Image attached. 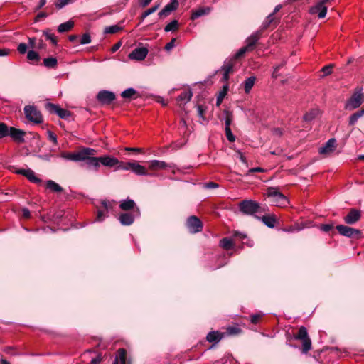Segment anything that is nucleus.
<instances>
[{
  "mask_svg": "<svg viewBox=\"0 0 364 364\" xmlns=\"http://www.w3.org/2000/svg\"><path fill=\"white\" fill-rule=\"evenodd\" d=\"M119 166H118L119 168L123 169V170H132L134 162H127V163H120Z\"/></svg>",
  "mask_w": 364,
  "mask_h": 364,
  "instance_id": "51",
  "label": "nucleus"
},
{
  "mask_svg": "<svg viewBox=\"0 0 364 364\" xmlns=\"http://www.w3.org/2000/svg\"><path fill=\"white\" fill-rule=\"evenodd\" d=\"M121 30H122V27H120L117 25H114V26L106 27L104 30V33H107H107L114 34Z\"/></svg>",
  "mask_w": 364,
  "mask_h": 364,
  "instance_id": "46",
  "label": "nucleus"
},
{
  "mask_svg": "<svg viewBox=\"0 0 364 364\" xmlns=\"http://www.w3.org/2000/svg\"><path fill=\"white\" fill-rule=\"evenodd\" d=\"M336 229L338 230L340 235L348 238L358 239L362 234L360 230L343 225H337Z\"/></svg>",
  "mask_w": 364,
  "mask_h": 364,
  "instance_id": "6",
  "label": "nucleus"
},
{
  "mask_svg": "<svg viewBox=\"0 0 364 364\" xmlns=\"http://www.w3.org/2000/svg\"><path fill=\"white\" fill-rule=\"evenodd\" d=\"M132 171L134 173H135L136 174L139 175V176L149 175V173H148V171L146 170V168L144 166L140 165L139 164H138L136 162H134Z\"/></svg>",
  "mask_w": 364,
  "mask_h": 364,
  "instance_id": "31",
  "label": "nucleus"
},
{
  "mask_svg": "<svg viewBox=\"0 0 364 364\" xmlns=\"http://www.w3.org/2000/svg\"><path fill=\"white\" fill-rule=\"evenodd\" d=\"M26 132L22 129H16L14 127H9L6 125V136H10L12 139L18 143H23L25 141L24 136Z\"/></svg>",
  "mask_w": 364,
  "mask_h": 364,
  "instance_id": "10",
  "label": "nucleus"
},
{
  "mask_svg": "<svg viewBox=\"0 0 364 364\" xmlns=\"http://www.w3.org/2000/svg\"><path fill=\"white\" fill-rule=\"evenodd\" d=\"M26 118L36 124L43 122V117L41 112L34 105H26L23 108Z\"/></svg>",
  "mask_w": 364,
  "mask_h": 364,
  "instance_id": "2",
  "label": "nucleus"
},
{
  "mask_svg": "<svg viewBox=\"0 0 364 364\" xmlns=\"http://www.w3.org/2000/svg\"><path fill=\"white\" fill-rule=\"evenodd\" d=\"M46 188L54 193H61L63 190L59 184L52 180H48L46 182Z\"/></svg>",
  "mask_w": 364,
  "mask_h": 364,
  "instance_id": "27",
  "label": "nucleus"
},
{
  "mask_svg": "<svg viewBox=\"0 0 364 364\" xmlns=\"http://www.w3.org/2000/svg\"><path fill=\"white\" fill-rule=\"evenodd\" d=\"M100 204L102 205V208L106 210V212H113L115 206L117 205V202L114 200H101Z\"/></svg>",
  "mask_w": 364,
  "mask_h": 364,
  "instance_id": "28",
  "label": "nucleus"
},
{
  "mask_svg": "<svg viewBox=\"0 0 364 364\" xmlns=\"http://www.w3.org/2000/svg\"><path fill=\"white\" fill-rule=\"evenodd\" d=\"M228 90H229L228 84L223 85L222 90L218 92L217 97L223 100V99L228 94Z\"/></svg>",
  "mask_w": 364,
  "mask_h": 364,
  "instance_id": "47",
  "label": "nucleus"
},
{
  "mask_svg": "<svg viewBox=\"0 0 364 364\" xmlns=\"http://www.w3.org/2000/svg\"><path fill=\"white\" fill-rule=\"evenodd\" d=\"M225 132L227 139H228L229 141L233 142L235 141V137L233 135V134L232 133L230 127H225Z\"/></svg>",
  "mask_w": 364,
  "mask_h": 364,
  "instance_id": "48",
  "label": "nucleus"
},
{
  "mask_svg": "<svg viewBox=\"0 0 364 364\" xmlns=\"http://www.w3.org/2000/svg\"><path fill=\"white\" fill-rule=\"evenodd\" d=\"M135 216L136 213H124L119 215V220L122 225L129 226L134 223Z\"/></svg>",
  "mask_w": 364,
  "mask_h": 364,
  "instance_id": "18",
  "label": "nucleus"
},
{
  "mask_svg": "<svg viewBox=\"0 0 364 364\" xmlns=\"http://www.w3.org/2000/svg\"><path fill=\"white\" fill-rule=\"evenodd\" d=\"M10 53V50L8 48H0V57L7 56Z\"/></svg>",
  "mask_w": 364,
  "mask_h": 364,
  "instance_id": "64",
  "label": "nucleus"
},
{
  "mask_svg": "<svg viewBox=\"0 0 364 364\" xmlns=\"http://www.w3.org/2000/svg\"><path fill=\"white\" fill-rule=\"evenodd\" d=\"M68 4V0H58L55 6L58 9H60Z\"/></svg>",
  "mask_w": 364,
  "mask_h": 364,
  "instance_id": "60",
  "label": "nucleus"
},
{
  "mask_svg": "<svg viewBox=\"0 0 364 364\" xmlns=\"http://www.w3.org/2000/svg\"><path fill=\"white\" fill-rule=\"evenodd\" d=\"M6 136V124L5 123H0V139Z\"/></svg>",
  "mask_w": 364,
  "mask_h": 364,
  "instance_id": "57",
  "label": "nucleus"
},
{
  "mask_svg": "<svg viewBox=\"0 0 364 364\" xmlns=\"http://www.w3.org/2000/svg\"><path fill=\"white\" fill-rule=\"evenodd\" d=\"M121 96L124 99L132 100L138 97V93L134 88H128L121 93Z\"/></svg>",
  "mask_w": 364,
  "mask_h": 364,
  "instance_id": "30",
  "label": "nucleus"
},
{
  "mask_svg": "<svg viewBox=\"0 0 364 364\" xmlns=\"http://www.w3.org/2000/svg\"><path fill=\"white\" fill-rule=\"evenodd\" d=\"M119 358L120 364H130L127 362V350L124 348H119L118 350Z\"/></svg>",
  "mask_w": 364,
  "mask_h": 364,
  "instance_id": "45",
  "label": "nucleus"
},
{
  "mask_svg": "<svg viewBox=\"0 0 364 364\" xmlns=\"http://www.w3.org/2000/svg\"><path fill=\"white\" fill-rule=\"evenodd\" d=\"M91 42V37L89 33H84L80 40V44H87Z\"/></svg>",
  "mask_w": 364,
  "mask_h": 364,
  "instance_id": "53",
  "label": "nucleus"
},
{
  "mask_svg": "<svg viewBox=\"0 0 364 364\" xmlns=\"http://www.w3.org/2000/svg\"><path fill=\"white\" fill-rule=\"evenodd\" d=\"M218 186L219 185L215 182H208L204 184V187L206 188H215Z\"/></svg>",
  "mask_w": 364,
  "mask_h": 364,
  "instance_id": "63",
  "label": "nucleus"
},
{
  "mask_svg": "<svg viewBox=\"0 0 364 364\" xmlns=\"http://www.w3.org/2000/svg\"><path fill=\"white\" fill-rule=\"evenodd\" d=\"M119 208L124 211L132 210V213H136V215H140V210L136 206V203L132 199L122 200L119 204Z\"/></svg>",
  "mask_w": 364,
  "mask_h": 364,
  "instance_id": "13",
  "label": "nucleus"
},
{
  "mask_svg": "<svg viewBox=\"0 0 364 364\" xmlns=\"http://www.w3.org/2000/svg\"><path fill=\"white\" fill-rule=\"evenodd\" d=\"M242 333V329L238 326H229L227 328L226 332L225 334H228L229 336H236Z\"/></svg>",
  "mask_w": 364,
  "mask_h": 364,
  "instance_id": "42",
  "label": "nucleus"
},
{
  "mask_svg": "<svg viewBox=\"0 0 364 364\" xmlns=\"http://www.w3.org/2000/svg\"><path fill=\"white\" fill-rule=\"evenodd\" d=\"M148 52L146 48H136L129 55V57L131 59L142 60L146 57Z\"/></svg>",
  "mask_w": 364,
  "mask_h": 364,
  "instance_id": "16",
  "label": "nucleus"
},
{
  "mask_svg": "<svg viewBox=\"0 0 364 364\" xmlns=\"http://www.w3.org/2000/svg\"><path fill=\"white\" fill-rule=\"evenodd\" d=\"M97 102L102 105H109L116 99V95L113 92L102 90L96 95Z\"/></svg>",
  "mask_w": 364,
  "mask_h": 364,
  "instance_id": "8",
  "label": "nucleus"
},
{
  "mask_svg": "<svg viewBox=\"0 0 364 364\" xmlns=\"http://www.w3.org/2000/svg\"><path fill=\"white\" fill-rule=\"evenodd\" d=\"M225 333H220L219 331H210L206 336V340L210 343H218L219 342L223 337Z\"/></svg>",
  "mask_w": 364,
  "mask_h": 364,
  "instance_id": "24",
  "label": "nucleus"
},
{
  "mask_svg": "<svg viewBox=\"0 0 364 364\" xmlns=\"http://www.w3.org/2000/svg\"><path fill=\"white\" fill-rule=\"evenodd\" d=\"M212 8L210 6L206 7H200L196 10H193L191 16V20H195L202 16L207 15L210 14Z\"/></svg>",
  "mask_w": 364,
  "mask_h": 364,
  "instance_id": "21",
  "label": "nucleus"
},
{
  "mask_svg": "<svg viewBox=\"0 0 364 364\" xmlns=\"http://www.w3.org/2000/svg\"><path fill=\"white\" fill-rule=\"evenodd\" d=\"M25 177H26L30 181L35 183H39L41 182V180L37 178L35 176V173L30 168H28L27 173H26Z\"/></svg>",
  "mask_w": 364,
  "mask_h": 364,
  "instance_id": "38",
  "label": "nucleus"
},
{
  "mask_svg": "<svg viewBox=\"0 0 364 364\" xmlns=\"http://www.w3.org/2000/svg\"><path fill=\"white\" fill-rule=\"evenodd\" d=\"M27 58L29 60H37L39 59V55L34 50H29L27 53Z\"/></svg>",
  "mask_w": 364,
  "mask_h": 364,
  "instance_id": "50",
  "label": "nucleus"
},
{
  "mask_svg": "<svg viewBox=\"0 0 364 364\" xmlns=\"http://www.w3.org/2000/svg\"><path fill=\"white\" fill-rule=\"evenodd\" d=\"M221 247L227 250H231L234 247L232 240L228 237H224L220 240Z\"/></svg>",
  "mask_w": 364,
  "mask_h": 364,
  "instance_id": "35",
  "label": "nucleus"
},
{
  "mask_svg": "<svg viewBox=\"0 0 364 364\" xmlns=\"http://www.w3.org/2000/svg\"><path fill=\"white\" fill-rule=\"evenodd\" d=\"M100 163L105 166L113 167L119 164V161L114 157L108 155L100 156Z\"/></svg>",
  "mask_w": 364,
  "mask_h": 364,
  "instance_id": "19",
  "label": "nucleus"
},
{
  "mask_svg": "<svg viewBox=\"0 0 364 364\" xmlns=\"http://www.w3.org/2000/svg\"><path fill=\"white\" fill-rule=\"evenodd\" d=\"M333 229V224H323L321 226V230L323 232H328Z\"/></svg>",
  "mask_w": 364,
  "mask_h": 364,
  "instance_id": "59",
  "label": "nucleus"
},
{
  "mask_svg": "<svg viewBox=\"0 0 364 364\" xmlns=\"http://www.w3.org/2000/svg\"><path fill=\"white\" fill-rule=\"evenodd\" d=\"M168 166L166 162L159 160H153L149 163V168L153 170L165 169Z\"/></svg>",
  "mask_w": 364,
  "mask_h": 364,
  "instance_id": "29",
  "label": "nucleus"
},
{
  "mask_svg": "<svg viewBox=\"0 0 364 364\" xmlns=\"http://www.w3.org/2000/svg\"><path fill=\"white\" fill-rule=\"evenodd\" d=\"M43 36L46 41H49L53 46H57L58 39L55 35L49 28L43 31Z\"/></svg>",
  "mask_w": 364,
  "mask_h": 364,
  "instance_id": "25",
  "label": "nucleus"
},
{
  "mask_svg": "<svg viewBox=\"0 0 364 364\" xmlns=\"http://www.w3.org/2000/svg\"><path fill=\"white\" fill-rule=\"evenodd\" d=\"M223 112L225 114V127H230V125L233 121V114L232 112H230L228 109H225L223 111Z\"/></svg>",
  "mask_w": 364,
  "mask_h": 364,
  "instance_id": "37",
  "label": "nucleus"
},
{
  "mask_svg": "<svg viewBox=\"0 0 364 364\" xmlns=\"http://www.w3.org/2000/svg\"><path fill=\"white\" fill-rule=\"evenodd\" d=\"M102 360V355L101 353H99L97 356L95 358H92L90 361V364H100Z\"/></svg>",
  "mask_w": 364,
  "mask_h": 364,
  "instance_id": "61",
  "label": "nucleus"
},
{
  "mask_svg": "<svg viewBox=\"0 0 364 364\" xmlns=\"http://www.w3.org/2000/svg\"><path fill=\"white\" fill-rule=\"evenodd\" d=\"M261 33L260 31H257L255 33L252 34L250 37H248L246 40L247 46L246 47L250 50H252L257 44L258 40L260 38Z\"/></svg>",
  "mask_w": 364,
  "mask_h": 364,
  "instance_id": "22",
  "label": "nucleus"
},
{
  "mask_svg": "<svg viewBox=\"0 0 364 364\" xmlns=\"http://www.w3.org/2000/svg\"><path fill=\"white\" fill-rule=\"evenodd\" d=\"M45 108L50 114H55L61 119H66L68 117L67 111L62 109L58 105L47 102L45 104Z\"/></svg>",
  "mask_w": 364,
  "mask_h": 364,
  "instance_id": "11",
  "label": "nucleus"
},
{
  "mask_svg": "<svg viewBox=\"0 0 364 364\" xmlns=\"http://www.w3.org/2000/svg\"><path fill=\"white\" fill-rule=\"evenodd\" d=\"M362 87H357L345 105L346 109L353 110L360 106L364 101V95L362 93Z\"/></svg>",
  "mask_w": 364,
  "mask_h": 364,
  "instance_id": "1",
  "label": "nucleus"
},
{
  "mask_svg": "<svg viewBox=\"0 0 364 364\" xmlns=\"http://www.w3.org/2000/svg\"><path fill=\"white\" fill-rule=\"evenodd\" d=\"M285 61H283L282 63H281L274 68V70L272 75V77L273 78H277V77L279 76L278 71H279V70L285 65Z\"/></svg>",
  "mask_w": 364,
  "mask_h": 364,
  "instance_id": "52",
  "label": "nucleus"
},
{
  "mask_svg": "<svg viewBox=\"0 0 364 364\" xmlns=\"http://www.w3.org/2000/svg\"><path fill=\"white\" fill-rule=\"evenodd\" d=\"M178 6V0H171V1L166 4L164 8L159 13V16L161 18L168 16L172 11L177 9Z\"/></svg>",
  "mask_w": 364,
  "mask_h": 364,
  "instance_id": "15",
  "label": "nucleus"
},
{
  "mask_svg": "<svg viewBox=\"0 0 364 364\" xmlns=\"http://www.w3.org/2000/svg\"><path fill=\"white\" fill-rule=\"evenodd\" d=\"M96 208L97 210L95 220L97 222H102L107 216L108 212H106V210L102 208V205L101 207L96 205Z\"/></svg>",
  "mask_w": 364,
  "mask_h": 364,
  "instance_id": "34",
  "label": "nucleus"
},
{
  "mask_svg": "<svg viewBox=\"0 0 364 364\" xmlns=\"http://www.w3.org/2000/svg\"><path fill=\"white\" fill-rule=\"evenodd\" d=\"M159 5L154 6L150 9H147L146 11H145L144 12H143L140 16V23L142 22L148 16L154 13L159 9Z\"/></svg>",
  "mask_w": 364,
  "mask_h": 364,
  "instance_id": "41",
  "label": "nucleus"
},
{
  "mask_svg": "<svg viewBox=\"0 0 364 364\" xmlns=\"http://www.w3.org/2000/svg\"><path fill=\"white\" fill-rule=\"evenodd\" d=\"M58 31L60 33H64L68 31V21L64 22L59 25Z\"/></svg>",
  "mask_w": 364,
  "mask_h": 364,
  "instance_id": "55",
  "label": "nucleus"
},
{
  "mask_svg": "<svg viewBox=\"0 0 364 364\" xmlns=\"http://www.w3.org/2000/svg\"><path fill=\"white\" fill-rule=\"evenodd\" d=\"M186 225L192 234L201 232L203 227L202 221L195 215H191L187 218Z\"/></svg>",
  "mask_w": 364,
  "mask_h": 364,
  "instance_id": "7",
  "label": "nucleus"
},
{
  "mask_svg": "<svg viewBox=\"0 0 364 364\" xmlns=\"http://www.w3.org/2000/svg\"><path fill=\"white\" fill-rule=\"evenodd\" d=\"M361 218V211L355 208H351L348 213L343 218L344 222L348 225H353Z\"/></svg>",
  "mask_w": 364,
  "mask_h": 364,
  "instance_id": "12",
  "label": "nucleus"
},
{
  "mask_svg": "<svg viewBox=\"0 0 364 364\" xmlns=\"http://www.w3.org/2000/svg\"><path fill=\"white\" fill-rule=\"evenodd\" d=\"M100 164V157H95L94 156H88L85 161L87 168H93L95 171H97Z\"/></svg>",
  "mask_w": 364,
  "mask_h": 364,
  "instance_id": "20",
  "label": "nucleus"
},
{
  "mask_svg": "<svg viewBox=\"0 0 364 364\" xmlns=\"http://www.w3.org/2000/svg\"><path fill=\"white\" fill-rule=\"evenodd\" d=\"M336 140L334 138L328 139L322 147L319 149V154H328L333 152L336 148Z\"/></svg>",
  "mask_w": 364,
  "mask_h": 364,
  "instance_id": "17",
  "label": "nucleus"
},
{
  "mask_svg": "<svg viewBox=\"0 0 364 364\" xmlns=\"http://www.w3.org/2000/svg\"><path fill=\"white\" fill-rule=\"evenodd\" d=\"M175 41H176V38H172L171 41L170 42H168L166 46H165V49L166 50H171L174 46H175Z\"/></svg>",
  "mask_w": 364,
  "mask_h": 364,
  "instance_id": "62",
  "label": "nucleus"
},
{
  "mask_svg": "<svg viewBox=\"0 0 364 364\" xmlns=\"http://www.w3.org/2000/svg\"><path fill=\"white\" fill-rule=\"evenodd\" d=\"M274 14H270L268 15V16L266 18V20L270 22L271 23L274 24V27L277 25V23L279 20L274 16Z\"/></svg>",
  "mask_w": 364,
  "mask_h": 364,
  "instance_id": "54",
  "label": "nucleus"
},
{
  "mask_svg": "<svg viewBox=\"0 0 364 364\" xmlns=\"http://www.w3.org/2000/svg\"><path fill=\"white\" fill-rule=\"evenodd\" d=\"M318 112L316 109H311L304 115L303 119L305 122H311L316 117Z\"/></svg>",
  "mask_w": 364,
  "mask_h": 364,
  "instance_id": "43",
  "label": "nucleus"
},
{
  "mask_svg": "<svg viewBox=\"0 0 364 364\" xmlns=\"http://www.w3.org/2000/svg\"><path fill=\"white\" fill-rule=\"evenodd\" d=\"M235 63L236 62L231 58L225 60L221 67V70L228 74L232 73L234 72L233 68L235 65Z\"/></svg>",
  "mask_w": 364,
  "mask_h": 364,
  "instance_id": "26",
  "label": "nucleus"
},
{
  "mask_svg": "<svg viewBox=\"0 0 364 364\" xmlns=\"http://www.w3.org/2000/svg\"><path fill=\"white\" fill-rule=\"evenodd\" d=\"M294 338L302 342L301 351L303 353H308L311 348V341L308 335L307 329L304 326H301Z\"/></svg>",
  "mask_w": 364,
  "mask_h": 364,
  "instance_id": "4",
  "label": "nucleus"
},
{
  "mask_svg": "<svg viewBox=\"0 0 364 364\" xmlns=\"http://www.w3.org/2000/svg\"><path fill=\"white\" fill-rule=\"evenodd\" d=\"M333 67V65L332 64H329V65H327L324 67H323L322 68V72L324 73V76H326V75H330L331 73H332V68Z\"/></svg>",
  "mask_w": 364,
  "mask_h": 364,
  "instance_id": "56",
  "label": "nucleus"
},
{
  "mask_svg": "<svg viewBox=\"0 0 364 364\" xmlns=\"http://www.w3.org/2000/svg\"><path fill=\"white\" fill-rule=\"evenodd\" d=\"M240 210L245 215H253L261 210L259 204L252 200H243L239 203Z\"/></svg>",
  "mask_w": 364,
  "mask_h": 364,
  "instance_id": "3",
  "label": "nucleus"
},
{
  "mask_svg": "<svg viewBox=\"0 0 364 364\" xmlns=\"http://www.w3.org/2000/svg\"><path fill=\"white\" fill-rule=\"evenodd\" d=\"M43 65L49 68H55L57 65V59L53 57L46 58L43 60Z\"/></svg>",
  "mask_w": 364,
  "mask_h": 364,
  "instance_id": "39",
  "label": "nucleus"
},
{
  "mask_svg": "<svg viewBox=\"0 0 364 364\" xmlns=\"http://www.w3.org/2000/svg\"><path fill=\"white\" fill-rule=\"evenodd\" d=\"M97 151L92 148L82 147L78 151L70 153V161L85 162L88 156H95Z\"/></svg>",
  "mask_w": 364,
  "mask_h": 364,
  "instance_id": "5",
  "label": "nucleus"
},
{
  "mask_svg": "<svg viewBox=\"0 0 364 364\" xmlns=\"http://www.w3.org/2000/svg\"><path fill=\"white\" fill-rule=\"evenodd\" d=\"M247 51L250 50L246 46L242 47L231 58V59L236 62L238 59L242 58Z\"/></svg>",
  "mask_w": 364,
  "mask_h": 364,
  "instance_id": "44",
  "label": "nucleus"
},
{
  "mask_svg": "<svg viewBox=\"0 0 364 364\" xmlns=\"http://www.w3.org/2000/svg\"><path fill=\"white\" fill-rule=\"evenodd\" d=\"M267 196L270 198H273L274 201L279 203L280 205H284L287 202V197L279 191L278 188L277 187H269L267 188Z\"/></svg>",
  "mask_w": 364,
  "mask_h": 364,
  "instance_id": "9",
  "label": "nucleus"
},
{
  "mask_svg": "<svg viewBox=\"0 0 364 364\" xmlns=\"http://www.w3.org/2000/svg\"><path fill=\"white\" fill-rule=\"evenodd\" d=\"M364 115V107H363L361 109L357 111L356 112H355L354 114H353L352 115H350V117H349V125L350 126H353L354 125L356 122L358 121V119L359 118H360L361 117H363Z\"/></svg>",
  "mask_w": 364,
  "mask_h": 364,
  "instance_id": "32",
  "label": "nucleus"
},
{
  "mask_svg": "<svg viewBox=\"0 0 364 364\" xmlns=\"http://www.w3.org/2000/svg\"><path fill=\"white\" fill-rule=\"evenodd\" d=\"M257 219H261L262 221L269 228H273L275 226L277 222V218L275 215H266L262 218L255 216Z\"/></svg>",
  "mask_w": 364,
  "mask_h": 364,
  "instance_id": "23",
  "label": "nucleus"
},
{
  "mask_svg": "<svg viewBox=\"0 0 364 364\" xmlns=\"http://www.w3.org/2000/svg\"><path fill=\"white\" fill-rule=\"evenodd\" d=\"M27 49H28V46L24 43H21L17 48L18 51L21 54H25L27 51Z\"/></svg>",
  "mask_w": 364,
  "mask_h": 364,
  "instance_id": "58",
  "label": "nucleus"
},
{
  "mask_svg": "<svg viewBox=\"0 0 364 364\" xmlns=\"http://www.w3.org/2000/svg\"><path fill=\"white\" fill-rule=\"evenodd\" d=\"M255 80H256V77L254 76H251L245 80L243 84H244V90H245V93L247 94L250 92L252 87L254 86Z\"/></svg>",
  "mask_w": 364,
  "mask_h": 364,
  "instance_id": "33",
  "label": "nucleus"
},
{
  "mask_svg": "<svg viewBox=\"0 0 364 364\" xmlns=\"http://www.w3.org/2000/svg\"><path fill=\"white\" fill-rule=\"evenodd\" d=\"M263 314H252L250 316V321L252 324H257L261 318L262 317Z\"/></svg>",
  "mask_w": 364,
  "mask_h": 364,
  "instance_id": "49",
  "label": "nucleus"
},
{
  "mask_svg": "<svg viewBox=\"0 0 364 364\" xmlns=\"http://www.w3.org/2000/svg\"><path fill=\"white\" fill-rule=\"evenodd\" d=\"M193 96V92L191 90H188L181 92L177 97L178 101L186 100V102H189Z\"/></svg>",
  "mask_w": 364,
  "mask_h": 364,
  "instance_id": "36",
  "label": "nucleus"
},
{
  "mask_svg": "<svg viewBox=\"0 0 364 364\" xmlns=\"http://www.w3.org/2000/svg\"><path fill=\"white\" fill-rule=\"evenodd\" d=\"M309 11L311 14L318 13V17L323 18L327 13V6L321 0H318L316 4L311 7Z\"/></svg>",
  "mask_w": 364,
  "mask_h": 364,
  "instance_id": "14",
  "label": "nucleus"
},
{
  "mask_svg": "<svg viewBox=\"0 0 364 364\" xmlns=\"http://www.w3.org/2000/svg\"><path fill=\"white\" fill-rule=\"evenodd\" d=\"M178 22L177 20H173L172 21H171L169 23H168L165 28H164V31L166 32H169V31H176L178 29Z\"/></svg>",
  "mask_w": 364,
  "mask_h": 364,
  "instance_id": "40",
  "label": "nucleus"
}]
</instances>
